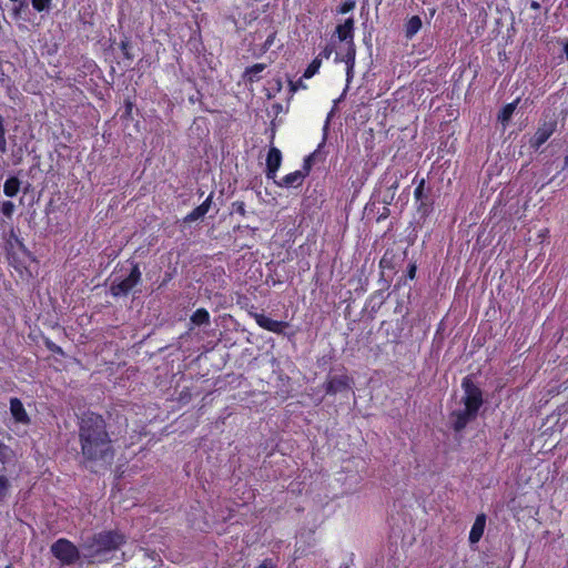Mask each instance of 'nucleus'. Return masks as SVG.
I'll return each mask as SVG.
<instances>
[{
    "label": "nucleus",
    "mask_w": 568,
    "mask_h": 568,
    "mask_svg": "<svg viewBox=\"0 0 568 568\" xmlns=\"http://www.w3.org/2000/svg\"><path fill=\"white\" fill-rule=\"evenodd\" d=\"M81 454L85 462H106L114 456L113 443L108 424L101 414L85 412L78 422Z\"/></svg>",
    "instance_id": "obj_1"
},
{
    "label": "nucleus",
    "mask_w": 568,
    "mask_h": 568,
    "mask_svg": "<svg viewBox=\"0 0 568 568\" xmlns=\"http://www.w3.org/2000/svg\"><path fill=\"white\" fill-rule=\"evenodd\" d=\"M462 388L464 390V396L462 398L464 408L454 410L450 414L452 428L456 433H460L470 422L476 419L479 409L484 404L483 390L473 382L470 376L463 378Z\"/></svg>",
    "instance_id": "obj_2"
},
{
    "label": "nucleus",
    "mask_w": 568,
    "mask_h": 568,
    "mask_svg": "<svg viewBox=\"0 0 568 568\" xmlns=\"http://www.w3.org/2000/svg\"><path fill=\"white\" fill-rule=\"evenodd\" d=\"M336 33L339 41L345 42L346 48L344 53H336L335 62H344L346 64L347 80L353 77L355 59H356V45L354 43V19L348 18L336 27Z\"/></svg>",
    "instance_id": "obj_3"
},
{
    "label": "nucleus",
    "mask_w": 568,
    "mask_h": 568,
    "mask_svg": "<svg viewBox=\"0 0 568 568\" xmlns=\"http://www.w3.org/2000/svg\"><path fill=\"white\" fill-rule=\"evenodd\" d=\"M126 541L125 536L118 530H104L92 538L91 548L94 556L106 555L118 550Z\"/></svg>",
    "instance_id": "obj_4"
},
{
    "label": "nucleus",
    "mask_w": 568,
    "mask_h": 568,
    "mask_svg": "<svg viewBox=\"0 0 568 568\" xmlns=\"http://www.w3.org/2000/svg\"><path fill=\"white\" fill-rule=\"evenodd\" d=\"M413 183L416 184L414 190L416 211L420 217L426 219L434 211L435 200L433 190L429 185H426V180L424 178L418 179V175H415Z\"/></svg>",
    "instance_id": "obj_5"
},
{
    "label": "nucleus",
    "mask_w": 568,
    "mask_h": 568,
    "mask_svg": "<svg viewBox=\"0 0 568 568\" xmlns=\"http://www.w3.org/2000/svg\"><path fill=\"white\" fill-rule=\"evenodd\" d=\"M131 270L124 278H115L110 285V294L113 297L126 296L132 290L138 286L142 281V272L140 264L135 261H130Z\"/></svg>",
    "instance_id": "obj_6"
},
{
    "label": "nucleus",
    "mask_w": 568,
    "mask_h": 568,
    "mask_svg": "<svg viewBox=\"0 0 568 568\" xmlns=\"http://www.w3.org/2000/svg\"><path fill=\"white\" fill-rule=\"evenodd\" d=\"M51 554L62 565H73L80 558V552L77 546L67 538H59L51 545Z\"/></svg>",
    "instance_id": "obj_7"
},
{
    "label": "nucleus",
    "mask_w": 568,
    "mask_h": 568,
    "mask_svg": "<svg viewBox=\"0 0 568 568\" xmlns=\"http://www.w3.org/2000/svg\"><path fill=\"white\" fill-rule=\"evenodd\" d=\"M557 119L551 118L548 121H542L539 123L535 134L529 140V146L535 151L539 150L548 139L556 132L557 130Z\"/></svg>",
    "instance_id": "obj_8"
},
{
    "label": "nucleus",
    "mask_w": 568,
    "mask_h": 568,
    "mask_svg": "<svg viewBox=\"0 0 568 568\" xmlns=\"http://www.w3.org/2000/svg\"><path fill=\"white\" fill-rule=\"evenodd\" d=\"M251 315L261 328L278 335H284L285 329L290 326L288 322L276 321L262 313H252Z\"/></svg>",
    "instance_id": "obj_9"
},
{
    "label": "nucleus",
    "mask_w": 568,
    "mask_h": 568,
    "mask_svg": "<svg viewBox=\"0 0 568 568\" xmlns=\"http://www.w3.org/2000/svg\"><path fill=\"white\" fill-rule=\"evenodd\" d=\"M353 378L347 374L328 376L324 384V389L327 395H335L337 393L348 390L352 388Z\"/></svg>",
    "instance_id": "obj_10"
},
{
    "label": "nucleus",
    "mask_w": 568,
    "mask_h": 568,
    "mask_svg": "<svg viewBox=\"0 0 568 568\" xmlns=\"http://www.w3.org/2000/svg\"><path fill=\"white\" fill-rule=\"evenodd\" d=\"M9 409L14 424L22 426H29L31 424V417L20 398L11 397L9 400Z\"/></svg>",
    "instance_id": "obj_11"
},
{
    "label": "nucleus",
    "mask_w": 568,
    "mask_h": 568,
    "mask_svg": "<svg viewBox=\"0 0 568 568\" xmlns=\"http://www.w3.org/2000/svg\"><path fill=\"white\" fill-rule=\"evenodd\" d=\"M282 164V152L276 146H271L266 155L265 175L268 180H275Z\"/></svg>",
    "instance_id": "obj_12"
},
{
    "label": "nucleus",
    "mask_w": 568,
    "mask_h": 568,
    "mask_svg": "<svg viewBox=\"0 0 568 568\" xmlns=\"http://www.w3.org/2000/svg\"><path fill=\"white\" fill-rule=\"evenodd\" d=\"M213 196H214V193L211 192L209 194V196L203 201V203L197 205L195 209H193L190 213H187L184 216L183 222L192 223V222L203 219L211 209V205L213 203Z\"/></svg>",
    "instance_id": "obj_13"
},
{
    "label": "nucleus",
    "mask_w": 568,
    "mask_h": 568,
    "mask_svg": "<svg viewBox=\"0 0 568 568\" xmlns=\"http://www.w3.org/2000/svg\"><path fill=\"white\" fill-rule=\"evenodd\" d=\"M486 520L487 517L484 513L476 516L468 537L471 545L477 544L481 539L486 527Z\"/></svg>",
    "instance_id": "obj_14"
},
{
    "label": "nucleus",
    "mask_w": 568,
    "mask_h": 568,
    "mask_svg": "<svg viewBox=\"0 0 568 568\" xmlns=\"http://www.w3.org/2000/svg\"><path fill=\"white\" fill-rule=\"evenodd\" d=\"M265 63H255L251 67L245 68L242 79L247 84H253L262 79L261 73L266 69Z\"/></svg>",
    "instance_id": "obj_15"
},
{
    "label": "nucleus",
    "mask_w": 568,
    "mask_h": 568,
    "mask_svg": "<svg viewBox=\"0 0 568 568\" xmlns=\"http://www.w3.org/2000/svg\"><path fill=\"white\" fill-rule=\"evenodd\" d=\"M305 178V173L297 170L286 174L280 182L275 183L281 187H298L303 184Z\"/></svg>",
    "instance_id": "obj_16"
},
{
    "label": "nucleus",
    "mask_w": 568,
    "mask_h": 568,
    "mask_svg": "<svg viewBox=\"0 0 568 568\" xmlns=\"http://www.w3.org/2000/svg\"><path fill=\"white\" fill-rule=\"evenodd\" d=\"M519 101H520V98H517L516 100H514L510 103L505 104L500 109V111L498 112L497 119L503 125L508 124V122L513 118L515 110L517 109Z\"/></svg>",
    "instance_id": "obj_17"
},
{
    "label": "nucleus",
    "mask_w": 568,
    "mask_h": 568,
    "mask_svg": "<svg viewBox=\"0 0 568 568\" xmlns=\"http://www.w3.org/2000/svg\"><path fill=\"white\" fill-rule=\"evenodd\" d=\"M423 22L419 16L410 17L405 23V37L412 39L422 29Z\"/></svg>",
    "instance_id": "obj_18"
},
{
    "label": "nucleus",
    "mask_w": 568,
    "mask_h": 568,
    "mask_svg": "<svg viewBox=\"0 0 568 568\" xmlns=\"http://www.w3.org/2000/svg\"><path fill=\"white\" fill-rule=\"evenodd\" d=\"M21 187V181L17 176H9L3 184V193L8 197H14Z\"/></svg>",
    "instance_id": "obj_19"
},
{
    "label": "nucleus",
    "mask_w": 568,
    "mask_h": 568,
    "mask_svg": "<svg viewBox=\"0 0 568 568\" xmlns=\"http://www.w3.org/2000/svg\"><path fill=\"white\" fill-rule=\"evenodd\" d=\"M210 313L206 308H197L193 314L191 315V323L196 326L207 325L210 324Z\"/></svg>",
    "instance_id": "obj_20"
},
{
    "label": "nucleus",
    "mask_w": 568,
    "mask_h": 568,
    "mask_svg": "<svg viewBox=\"0 0 568 568\" xmlns=\"http://www.w3.org/2000/svg\"><path fill=\"white\" fill-rule=\"evenodd\" d=\"M396 255L393 250H386L379 261V267L382 270H395L396 267Z\"/></svg>",
    "instance_id": "obj_21"
},
{
    "label": "nucleus",
    "mask_w": 568,
    "mask_h": 568,
    "mask_svg": "<svg viewBox=\"0 0 568 568\" xmlns=\"http://www.w3.org/2000/svg\"><path fill=\"white\" fill-rule=\"evenodd\" d=\"M321 65H322L321 58H314L312 60V62L305 69L304 73H303V78L311 79L312 77H314L318 72Z\"/></svg>",
    "instance_id": "obj_22"
},
{
    "label": "nucleus",
    "mask_w": 568,
    "mask_h": 568,
    "mask_svg": "<svg viewBox=\"0 0 568 568\" xmlns=\"http://www.w3.org/2000/svg\"><path fill=\"white\" fill-rule=\"evenodd\" d=\"M6 134H7V130L4 128V119L3 116L0 114V152L1 153H6L7 152V138H6Z\"/></svg>",
    "instance_id": "obj_23"
},
{
    "label": "nucleus",
    "mask_w": 568,
    "mask_h": 568,
    "mask_svg": "<svg viewBox=\"0 0 568 568\" xmlns=\"http://www.w3.org/2000/svg\"><path fill=\"white\" fill-rule=\"evenodd\" d=\"M11 484L9 479L1 475L0 476V503L4 500V498L8 496L10 490Z\"/></svg>",
    "instance_id": "obj_24"
},
{
    "label": "nucleus",
    "mask_w": 568,
    "mask_h": 568,
    "mask_svg": "<svg viewBox=\"0 0 568 568\" xmlns=\"http://www.w3.org/2000/svg\"><path fill=\"white\" fill-rule=\"evenodd\" d=\"M31 4L37 12H43L50 9L51 0H31Z\"/></svg>",
    "instance_id": "obj_25"
},
{
    "label": "nucleus",
    "mask_w": 568,
    "mask_h": 568,
    "mask_svg": "<svg viewBox=\"0 0 568 568\" xmlns=\"http://www.w3.org/2000/svg\"><path fill=\"white\" fill-rule=\"evenodd\" d=\"M120 50L125 59L133 60V54L131 53V43L126 37L121 40Z\"/></svg>",
    "instance_id": "obj_26"
},
{
    "label": "nucleus",
    "mask_w": 568,
    "mask_h": 568,
    "mask_svg": "<svg viewBox=\"0 0 568 568\" xmlns=\"http://www.w3.org/2000/svg\"><path fill=\"white\" fill-rule=\"evenodd\" d=\"M14 210H16V206H14L13 202H11V201H4V202H2V204L0 206L1 213L7 219H11L12 217V215L14 213Z\"/></svg>",
    "instance_id": "obj_27"
},
{
    "label": "nucleus",
    "mask_w": 568,
    "mask_h": 568,
    "mask_svg": "<svg viewBox=\"0 0 568 568\" xmlns=\"http://www.w3.org/2000/svg\"><path fill=\"white\" fill-rule=\"evenodd\" d=\"M280 559L277 557H268L263 559L256 567L254 568H278Z\"/></svg>",
    "instance_id": "obj_28"
},
{
    "label": "nucleus",
    "mask_w": 568,
    "mask_h": 568,
    "mask_svg": "<svg viewBox=\"0 0 568 568\" xmlns=\"http://www.w3.org/2000/svg\"><path fill=\"white\" fill-rule=\"evenodd\" d=\"M232 210L241 216H246V205L243 201L233 202Z\"/></svg>",
    "instance_id": "obj_29"
},
{
    "label": "nucleus",
    "mask_w": 568,
    "mask_h": 568,
    "mask_svg": "<svg viewBox=\"0 0 568 568\" xmlns=\"http://www.w3.org/2000/svg\"><path fill=\"white\" fill-rule=\"evenodd\" d=\"M334 50H335V48H334V45H333V44H326V45L322 49V51L318 53V55H317L316 58H321V61H322L323 59H326V60H327V59H329V58H331V55L333 54Z\"/></svg>",
    "instance_id": "obj_30"
},
{
    "label": "nucleus",
    "mask_w": 568,
    "mask_h": 568,
    "mask_svg": "<svg viewBox=\"0 0 568 568\" xmlns=\"http://www.w3.org/2000/svg\"><path fill=\"white\" fill-rule=\"evenodd\" d=\"M355 0H346L341 4L338 12L342 14L348 13L355 8Z\"/></svg>",
    "instance_id": "obj_31"
},
{
    "label": "nucleus",
    "mask_w": 568,
    "mask_h": 568,
    "mask_svg": "<svg viewBox=\"0 0 568 568\" xmlns=\"http://www.w3.org/2000/svg\"><path fill=\"white\" fill-rule=\"evenodd\" d=\"M312 163H313V155L311 154L304 159L303 169L301 170L302 173H305V176H307L310 174V171L312 169Z\"/></svg>",
    "instance_id": "obj_32"
},
{
    "label": "nucleus",
    "mask_w": 568,
    "mask_h": 568,
    "mask_svg": "<svg viewBox=\"0 0 568 568\" xmlns=\"http://www.w3.org/2000/svg\"><path fill=\"white\" fill-rule=\"evenodd\" d=\"M416 271H417V265L415 262H410L407 266V271H406V277L408 280H414L416 277Z\"/></svg>",
    "instance_id": "obj_33"
},
{
    "label": "nucleus",
    "mask_w": 568,
    "mask_h": 568,
    "mask_svg": "<svg viewBox=\"0 0 568 568\" xmlns=\"http://www.w3.org/2000/svg\"><path fill=\"white\" fill-rule=\"evenodd\" d=\"M18 2L19 4L14 6L12 9V14L14 18H19L21 16L22 10L27 7L26 1L20 0Z\"/></svg>",
    "instance_id": "obj_34"
},
{
    "label": "nucleus",
    "mask_w": 568,
    "mask_h": 568,
    "mask_svg": "<svg viewBox=\"0 0 568 568\" xmlns=\"http://www.w3.org/2000/svg\"><path fill=\"white\" fill-rule=\"evenodd\" d=\"M47 347H48L51 352H53V353H55V354H60V355H63V354H64V352H63L62 347H60L59 345L54 344L53 342H47Z\"/></svg>",
    "instance_id": "obj_35"
},
{
    "label": "nucleus",
    "mask_w": 568,
    "mask_h": 568,
    "mask_svg": "<svg viewBox=\"0 0 568 568\" xmlns=\"http://www.w3.org/2000/svg\"><path fill=\"white\" fill-rule=\"evenodd\" d=\"M172 280L171 273H165L163 281L159 285V288L164 287Z\"/></svg>",
    "instance_id": "obj_36"
},
{
    "label": "nucleus",
    "mask_w": 568,
    "mask_h": 568,
    "mask_svg": "<svg viewBox=\"0 0 568 568\" xmlns=\"http://www.w3.org/2000/svg\"><path fill=\"white\" fill-rule=\"evenodd\" d=\"M274 38H275V33H272V34H270V36L267 37V39H266V40H265V42H264V48H265V49H268V48L272 45V43H273V41H274Z\"/></svg>",
    "instance_id": "obj_37"
},
{
    "label": "nucleus",
    "mask_w": 568,
    "mask_h": 568,
    "mask_svg": "<svg viewBox=\"0 0 568 568\" xmlns=\"http://www.w3.org/2000/svg\"><path fill=\"white\" fill-rule=\"evenodd\" d=\"M298 88H305V85L303 84L302 79H300L295 83H292V90L293 91H296Z\"/></svg>",
    "instance_id": "obj_38"
},
{
    "label": "nucleus",
    "mask_w": 568,
    "mask_h": 568,
    "mask_svg": "<svg viewBox=\"0 0 568 568\" xmlns=\"http://www.w3.org/2000/svg\"><path fill=\"white\" fill-rule=\"evenodd\" d=\"M530 8H531L532 10H536V11H537V10H539V9H540V3H539L538 1H535V0H534V1H531V2H530Z\"/></svg>",
    "instance_id": "obj_39"
},
{
    "label": "nucleus",
    "mask_w": 568,
    "mask_h": 568,
    "mask_svg": "<svg viewBox=\"0 0 568 568\" xmlns=\"http://www.w3.org/2000/svg\"><path fill=\"white\" fill-rule=\"evenodd\" d=\"M398 187V181L394 180L393 183L389 185V190H396Z\"/></svg>",
    "instance_id": "obj_40"
},
{
    "label": "nucleus",
    "mask_w": 568,
    "mask_h": 568,
    "mask_svg": "<svg viewBox=\"0 0 568 568\" xmlns=\"http://www.w3.org/2000/svg\"><path fill=\"white\" fill-rule=\"evenodd\" d=\"M564 52H565L566 59L568 60V40L564 45Z\"/></svg>",
    "instance_id": "obj_41"
},
{
    "label": "nucleus",
    "mask_w": 568,
    "mask_h": 568,
    "mask_svg": "<svg viewBox=\"0 0 568 568\" xmlns=\"http://www.w3.org/2000/svg\"><path fill=\"white\" fill-rule=\"evenodd\" d=\"M4 448H6V445L2 442H0V454L3 452Z\"/></svg>",
    "instance_id": "obj_42"
},
{
    "label": "nucleus",
    "mask_w": 568,
    "mask_h": 568,
    "mask_svg": "<svg viewBox=\"0 0 568 568\" xmlns=\"http://www.w3.org/2000/svg\"><path fill=\"white\" fill-rule=\"evenodd\" d=\"M564 164H565L564 169L568 166V156L565 158Z\"/></svg>",
    "instance_id": "obj_43"
},
{
    "label": "nucleus",
    "mask_w": 568,
    "mask_h": 568,
    "mask_svg": "<svg viewBox=\"0 0 568 568\" xmlns=\"http://www.w3.org/2000/svg\"><path fill=\"white\" fill-rule=\"evenodd\" d=\"M339 568H349V565L346 564V565L341 566Z\"/></svg>",
    "instance_id": "obj_44"
},
{
    "label": "nucleus",
    "mask_w": 568,
    "mask_h": 568,
    "mask_svg": "<svg viewBox=\"0 0 568 568\" xmlns=\"http://www.w3.org/2000/svg\"><path fill=\"white\" fill-rule=\"evenodd\" d=\"M256 230H257L256 227H252V229H251V231H252L253 233H255V232H256Z\"/></svg>",
    "instance_id": "obj_45"
},
{
    "label": "nucleus",
    "mask_w": 568,
    "mask_h": 568,
    "mask_svg": "<svg viewBox=\"0 0 568 568\" xmlns=\"http://www.w3.org/2000/svg\"><path fill=\"white\" fill-rule=\"evenodd\" d=\"M244 247L251 248V246H247V245H246V246H244V245H243V246H241V250H244Z\"/></svg>",
    "instance_id": "obj_46"
}]
</instances>
